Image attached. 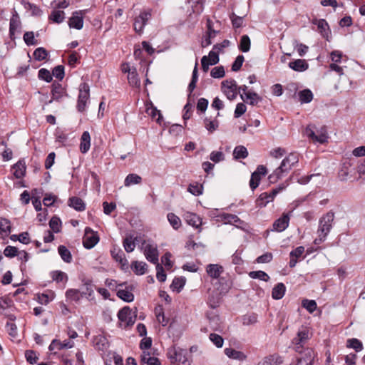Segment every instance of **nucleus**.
<instances>
[{"instance_id":"1","label":"nucleus","mask_w":365,"mask_h":365,"mask_svg":"<svg viewBox=\"0 0 365 365\" xmlns=\"http://www.w3.org/2000/svg\"><path fill=\"white\" fill-rule=\"evenodd\" d=\"M304 135L314 143H319L320 144L327 142L329 138L325 125H322L319 128L314 124H309L305 128Z\"/></svg>"},{"instance_id":"2","label":"nucleus","mask_w":365,"mask_h":365,"mask_svg":"<svg viewBox=\"0 0 365 365\" xmlns=\"http://www.w3.org/2000/svg\"><path fill=\"white\" fill-rule=\"evenodd\" d=\"M334 212H328L319 219L317 232L319 235L320 241H324L327 236L330 232L332 228V222L334 221Z\"/></svg>"},{"instance_id":"3","label":"nucleus","mask_w":365,"mask_h":365,"mask_svg":"<svg viewBox=\"0 0 365 365\" xmlns=\"http://www.w3.org/2000/svg\"><path fill=\"white\" fill-rule=\"evenodd\" d=\"M286 187L287 185L282 183L277 187L272 189L270 192H264L261 193L255 201L256 206L261 208L265 207L269 202H272L275 196L284 190Z\"/></svg>"},{"instance_id":"4","label":"nucleus","mask_w":365,"mask_h":365,"mask_svg":"<svg viewBox=\"0 0 365 365\" xmlns=\"http://www.w3.org/2000/svg\"><path fill=\"white\" fill-rule=\"evenodd\" d=\"M90 96V87L87 83H82L79 86V94L77 103V109L78 112H83L86 103Z\"/></svg>"},{"instance_id":"5","label":"nucleus","mask_w":365,"mask_h":365,"mask_svg":"<svg viewBox=\"0 0 365 365\" xmlns=\"http://www.w3.org/2000/svg\"><path fill=\"white\" fill-rule=\"evenodd\" d=\"M222 91L226 95L227 98L232 100L237 97L238 94V86L234 79H227L221 83Z\"/></svg>"},{"instance_id":"6","label":"nucleus","mask_w":365,"mask_h":365,"mask_svg":"<svg viewBox=\"0 0 365 365\" xmlns=\"http://www.w3.org/2000/svg\"><path fill=\"white\" fill-rule=\"evenodd\" d=\"M151 16L150 9L145 10L140 13L139 16L135 19L133 23L134 30L136 33L140 34L143 32L145 26L151 18Z\"/></svg>"},{"instance_id":"7","label":"nucleus","mask_w":365,"mask_h":365,"mask_svg":"<svg viewBox=\"0 0 365 365\" xmlns=\"http://www.w3.org/2000/svg\"><path fill=\"white\" fill-rule=\"evenodd\" d=\"M99 241L97 232H94L91 227H86L85 235L83 238V245L86 249L93 248Z\"/></svg>"},{"instance_id":"8","label":"nucleus","mask_w":365,"mask_h":365,"mask_svg":"<svg viewBox=\"0 0 365 365\" xmlns=\"http://www.w3.org/2000/svg\"><path fill=\"white\" fill-rule=\"evenodd\" d=\"M118 317L121 322L125 323V327L133 326L136 319L135 315L132 316V309L128 306L119 310Z\"/></svg>"},{"instance_id":"9","label":"nucleus","mask_w":365,"mask_h":365,"mask_svg":"<svg viewBox=\"0 0 365 365\" xmlns=\"http://www.w3.org/2000/svg\"><path fill=\"white\" fill-rule=\"evenodd\" d=\"M298 162V155L296 153H291L282 160L278 168L287 174Z\"/></svg>"},{"instance_id":"10","label":"nucleus","mask_w":365,"mask_h":365,"mask_svg":"<svg viewBox=\"0 0 365 365\" xmlns=\"http://www.w3.org/2000/svg\"><path fill=\"white\" fill-rule=\"evenodd\" d=\"M207 31L206 34L201 42V46L203 48L210 45L212 43V39L214 38L219 33V31H217L214 29L213 24L209 18L207 19Z\"/></svg>"},{"instance_id":"11","label":"nucleus","mask_w":365,"mask_h":365,"mask_svg":"<svg viewBox=\"0 0 365 365\" xmlns=\"http://www.w3.org/2000/svg\"><path fill=\"white\" fill-rule=\"evenodd\" d=\"M110 255L116 262L120 264L123 269L128 268V260L125 257V253L120 248L118 247H113L110 250Z\"/></svg>"},{"instance_id":"12","label":"nucleus","mask_w":365,"mask_h":365,"mask_svg":"<svg viewBox=\"0 0 365 365\" xmlns=\"http://www.w3.org/2000/svg\"><path fill=\"white\" fill-rule=\"evenodd\" d=\"M68 26L71 28L80 30L83 26V13L82 11H78L73 13L72 16L68 20Z\"/></svg>"},{"instance_id":"13","label":"nucleus","mask_w":365,"mask_h":365,"mask_svg":"<svg viewBox=\"0 0 365 365\" xmlns=\"http://www.w3.org/2000/svg\"><path fill=\"white\" fill-rule=\"evenodd\" d=\"M289 216L287 213H283V215L278 219H277L273 225L272 231L282 232L289 226Z\"/></svg>"},{"instance_id":"14","label":"nucleus","mask_w":365,"mask_h":365,"mask_svg":"<svg viewBox=\"0 0 365 365\" xmlns=\"http://www.w3.org/2000/svg\"><path fill=\"white\" fill-rule=\"evenodd\" d=\"M144 255L146 259L153 264L157 265L158 263V251L156 247L147 245L145 247Z\"/></svg>"},{"instance_id":"15","label":"nucleus","mask_w":365,"mask_h":365,"mask_svg":"<svg viewBox=\"0 0 365 365\" xmlns=\"http://www.w3.org/2000/svg\"><path fill=\"white\" fill-rule=\"evenodd\" d=\"M84 288L82 289L81 297H86L91 300L93 299L94 287L95 285L93 284L91 279H83L82 281Z\"/></svg>"},{"instance_id":"16","label":"nucleus","mask_w":365,"mask_h":365,"mask_svg":"<svg viewBox=\"0 0 365 365\" xmlns=\"http://www.w3.org/2000/svg\"><path fill=\"white\" fill-rule=\"evenodd\" d=\"M314 357V350L308 348L304 350V356L297 359L296 365H313Z\"/></svg>"},{"instance_id":"17","label":"nucleus","mask_w":365,"mask_h":365,"mask_svg":"<svg viewBox=\"0 0 365 365\" xmlns=\"http://www.w3.org/2000/svg\"><path fill=\"white\" fill-rule=\"evenodd\" d=\"M223 272V267L218 264H209L206 267V272L212 279H219Z\"/></svg>"},{"instance_id":"18","label":"nucleus","mask_w":365,"mask_h":365,"mask_svg":"<svg viewBox=\"0 0 365 365\" xmlns=\"http://www.w3.org/2000/svg\"><path fill=\"white\" fill-rule=\"evenodd\" d=\"M225 355L232 359L243 361L247 359V355L240 351H237L231 347L225 348L224 350Z\"/></svg>"},{"instance_id":"19","label":"nucleus","mask_w":365,"mask_h":365,"mask_svg":"<svg viewBox=\"0 0 365 365\" xmlns=\"http://www.w3.org/2000/svg\"><path fill=\"white\" fill-rule=\"evenodd\" d=\"M68 205L75 210L82 212L86 210V204L83 200L76 196L71 197L68 199Z\"/></svg>"},{"instance_id":"20","label":"nucleus","mask_w":365,"mask_h":365,"mask_svg":"<svg viewBox=\"0 0 365 365\" xmlns=\"http://www.w3.org/2000/svg\"><path fill=\"white\" fill-rule=\"evenodd\" d=\"M289 67L297 72H302L308 69L309 64L304 59H297L289 63Z\"/></svg>"},{"instance_id":"21","label":"nucleus","mask_w":365,"mask_h":365,"mask_svg":"<svg viewBox=\"0 0 365 365\" xmlns=\"http://www.w3.org/2000/svg\"><path fill=\"white\" fill-rule=\"evenodd\" d=\"M182 350L180 349L173 348L168 351L169 358L171 363L182 362L184 363L186 361L185 356L182 354Z\"/></svg>"},{"instance_id":"22","label":"nucleus","mask_w":365,"mask_h":365,"mask_svg":"<svg viewBox=\"0 0 365 365\" xmlns=\"http://www.w3.org/2000/svg\"><path fill=\"white\" fill-rule=\"evenodd\" d=\"M73 343L70 341L65 340L63 342H61L59 340L53 339L51 341V344L49 345L48 349L51 351H52L55 349L61 350L63 349H70V348L73 347Z\"/></svg>"},{"instance_id":"23","label":"nucleus","mask_w":365,"mask_h":365,"mask_svg":"<svg viewBox=\"0 0 365 365\" xmlns=\"http://www.w3.org/2000/svg\"><path fill=\"white\" fill-rule=\"evenodd\" d=\"M236 118H240V117H242V121L240 120L239 123L240 125H239V129L242 131V132H245L247 128H246V124L245 123H246L247 124V126L250 127V126H255V127H257L259 125V123H260V121L258 119H255L253 121H250V120H248L245 117H250V115H235Z\"/></svg>"},{"instance_id":"24","label":"nucleus","mask_w":365,"mask_h":365,"mask_svg":"<svg viewBox=\"0 0 365 365\" xmlns=\"http://www.w3.org/2000/svg\"><path fill=\"white\" fill-rule=\"evenodd\" d=\"M14 170V175L16 178H22L26 173V165L24 160H19L16 164L12 166Z\"/></svg>"},{"instance_id":"25","label":"nucleus","mask_w":365,"mask_h":365,"mask_svg":"<svg viewBox=\"0 0 365 365\" xmlns=\"http://www.w3.org/2000/svg\"><path fill=\"white\" fill-rule=\"evenodd\" d=\"M91 147V136L88 131H84L81 138L80 150L82 153H87Z\"/></svg>"},{"instance_id":"26","label":"nucleus","mask_w":365,"mask_h":365,"mask_svg":"<svg viewBox=\"0 0 365 365\" xmlns=\"http://www.w3.org/2000/svg\"><path fill=\"white\" fill-rule=\"evenodd\" d=\"M21 26V22L19 20V17L17 14L13 15V16L10 19L9 23V35L10 38L14 39L15 32L18 31V29Z\"/></svg>"},{"instance_id":"27","label":"nucleus","mask_w":365,"mask_h":365,"mask_svg":"<svg viewBox=\"0 0 365 365\" xmlns=\"http://www.w3.org/2000/svg\"><path fill=\"white\" fill-rule=\"evenodd\" d=\"M51 276L52 279L56 283L63 282V287H66V284L68 280V277L65 272L61 270H56L51 272Z\"/></svg>"},{"instance_id":"28","label":"nucleus","mask_w":365,"mask_h":365,"mask_svg":"<svg viewBox=\"0 0 365 365\" xmlns=\"http://www.w3.org/2000/svg\"><path fill=\"white\" fill-rule=\"evenodd\" d=\"M285 292V285L282 282L277 283L272 289V297L274 299H281L284 297Z\"/></svg>"},{"instance_id":"29","label":"nucleus","mask_w":365,"mask_h":365,"mask_svg":"<svg viewBox=\"0 0 365 365\" xmlns=\"http://www.w3.org/2000/svg\"><path fill=\"white\" fill-rule=\"evenodd\" d=\"M186 283L185 277H175L170 284V289L180 293Z\"/></svg>"},{"instance_id":"30","label":"nucleus","mask_w":365,"mask_h":365,"mask_svg":"<svg viewBox=\"0 0 365 365\" xmlns=\"http://www.w3.org/2000/svg\"><path fill=\"white\" fill-rule=\"evenodd\" d=\"M204 123L205 127L210 133L215 131L219 126V121L215 117L213 118L212 115L209 118H205Z\"/></svg>"},{"instance_id":"31","label":"nucleus","mask_w":365,"mask_h":365,"mask_svg":"<svg viewBox=\"0 0 365 365\" xmlns=\"http://www.w3.org/2000/svg\"><path fill=\"white\" fill-rule=\"evenodd\" d=\"M52 98L54 100H59L65 94V89L59 83H53L52 84Z\"/></svg>"},{"instance_id":"32","label":"nucleus","mask_w":365,"mask_h":365,"mask_svg":"<svg viewBox=\"0 0 365 365\" xmlns=\"http://www.w3.org/2000/svg\"><path fill=\"white\" fill-rule=\"evenodd\" d=\"M142 182V178L135 173L128 174L124 180V185L125 187H130L133 185L140 184Z\"/></svg>"},{"instance_id":"33","label":"nucleus","mask_w":365,"mask_h":365,"mask_svg":"<svg viewBox=\"0 0 365 365\" xmlns=\"http://www.w3.org/2000/svg\"><path fill=\"white\" fill-rule=\"evenodd\" d=\"M185 220L188 225L196 228L202 224L200 217L197 215L192 212H187L186 214Z\"/></svg>"},{"instance_id":"34","label":"nucleus","mask_w":365,"mask_h":365,"mask_svg":"<svg viewBox=\"0 0 365 365\" xmlns=\"http://www.w3.org/2000/svg\"><path fill=\"white\" fill-rule=\"evenodd\" d=\"M240 97L244 102L250 103L251 105H256L261 101V98L254 92H248L245 96L240 94Z\"/></svg>"},{"instance_id":"35","label":"nucleus","mask_w":365,"mask_h":365,"mask_svg":"<svg viewBox=\"0 0 365 365\" xmlns=\"http://www.w3.org/2000/svg\"><path fill=\"white\" fill-rule=\"evenodd\" d=\"M147 264L143 262L133 261L131 269L135 274L142 275L145 273Z\"/></svg>"},{"instance_id":"36","label":"nucleus","mask_w":365,"mask_h":365,"mask_svg":"<svg viewBox=\"0 0 365 365\" xmlns=\"http://www.w3.org/2000/svg\"><path fill=\"white\" fill-rule=\"evenodd\" d=\"M155 314L158 322L160 323L162 326L165 327L167 325L169 319L165 317L164 309L162 305H158L155 308Z\"/></svg>"},{"instance_id":"37","label":"nucleus","mask_w":365,"mask_h":365,"mask_svg":"<svg viewBox=\"0 0 365 365\" xmlns=\"http://www.w3.org/2000/svg\"><path fill=\"white\" fill-rule=\"evenodd\" d=\"M58 252L61 259L66 263H70L72 261V255L70 250L64 245H59Z\"/></svg>"},{"instance_id":"38","label":"nucleus","mask_w":365,"mask_h":365,"mask_svg":"<svg viewBox=\"0 0 365 365\" xmlns=\"http://www.w3.org/2000/svg\"><path fill=\"white\" fill-rule=\"evenodd\" d=\"M309 339V331L306 328H303L299 331L296 337L294 338L293 342L296 345L304 343Z\"/></svg>"},{"instance_id":"39","label":"nucleus","mask_w":365,"mask_h":365,"mask_svg":"<svg viewBox=\"0 0 365 365\" xmlns=\"http://www.w3.org/2000/svg\"><path fill=\"white\" fill-rule=\"evenodd\" d=\"M318 31L322 34L324 38L328 40L330 34V30L328 23L325 19H320L319 24L317 25Z\"/></svg>"},{"instance_id":"40","label":"nucleus","mask_w":365,"mask_h":365,"mask_svg":"<svg viewBox=\"0 0 365 365\" xmlns=\"http://www.w3.org/2000/svg\"><path fill=\"white\" fill-rule=\"evenodd\" d=\"M298 97L302 103H308L313 99V93L309 89H304L298 93Z\"/></svg>"},{"instance_id":"41","label":"nucleus","mask_w":365,"mask_h":365,"mask_svg":"<svg viewBox=\"0 0 365 365\" xmlns=\"http://www.w3.org/2000/svg\"><path fill=\"white\" fill-rule=\"evenodd\" d=\"M66 297L71 300L78 302L80 301L81 297V292L79 289H68L66 290L65 293Z\"/></svg>"},{"instance_id":"42","label":"nucleus","mask_w":365,"mask_h":365,"mask_svg":"<svg viewBox=\"0 0 365 365\" xmlns=\"http://www.w3.org/2000/svg\"><path fill=\"white\" fill-rule=\"evenodd\" d=\"M233 156L236 160L245 159L248 156V151L245 146L238 145L233 150Z\"/></svg>"},{"instance_id":"43","label":"nucleus","mask_w":365,"mask_h":365,"mask_svg":"<svg viewBox=\"0 0 365 365\" xmlns=\"http://www.w3.org/2000/svg\"><path fill=\"white\" fill-rule=\"evenodd\" d=\"M203 185L197 182L190 183L187 187V191L195 196H199L203 193Z\"/></svg>"},{"instance_id":"44","label":"nucleus","mask_w":365,"mask_h":365,"mask_svg":"<svg viewBox=\"0 0 365 365\" xmlns=\"http://www.w3.org/2000/svg\"><path fill=\"white\" fill-rule=\"evenodd\" d=\"M222 220L225 224H231L237 225V223H241V220L235 215L224 213L221 215Z\"/></svg>"},{"instance_id":"45","label":"nucleus","mask_w":365,"mask_h":365,"mask_svg":"<svg viewBox=\"0 0 365 365\" xmlns=\"http://www.w3.org/2000/svg\"><path fill=\"white\" fill-rule=\"evenodd\" d=\"M61 221L60 218L56 215L53 216L49 221V227L55 233H58L61 230Z\"/></svg>"},{"instance_id":"46","label":"nucleus","mask_w":365,"mask_h":365,"mask_svg":"<svg viewBox=\"0 0 365 365\" xmlns=\"http://www.w3.org/2000/svg\"><path fill=\"white\" fill-rule=\"evenodd\" d=\"M117 296L126 302H131L134 300V295L128 289H118L117 292Z\"/></svg>"},{"instance_id":"47","label":"nucleus","mask_w":365,"mask_h":365,"mask_svg":"<svg viewBox=\"0 0 365 365\" xmlns=\"http://www.w3.org/2000/svg\"><path fill=\"white\" fill-rule=\"evenodd\" d=\"M11 226L9 220L0 217V235H9L11 232Z\"/></svg>"},{"instance_id":"48","label":"nucleus","mask_w":365,"mask_h":365,"mask_svg":"<svg viewBox=\"0 0 365 365\" xmlns=\"http://www.w3.org/2000/svg\"><path fill=\"white\" fill-rule=\"evenodd\" d=\"M137 240V237L133 239V236L130 235L129 237H126L123 242V245L125 250L127 252H131L134 250L135 247V240Z\"/></svg>"},{"instance_id":"49","label":"nucleus","mask_w":365,"mask_h":365,"mask_svg":"<svg viewBox=\"0 0 365 365\" xmlns=\"http://www.w3.org/2000/svg\"><path fill=\"white\" fill-rule=\"evenodd\" d=\"M248 275L252 279H259L260 280L268 282L269 280V275L264 271H251L248 273Z\"/></svg>"},{"instance_id":"50","label":"nucleus","mask_w":365,"mask_h":365,"mask_svg":"<svg viewBox=\"0 0 365 365\" xmlns=\"http://www.w3.org/2000/svg\"><path fill=\"white\" fill-rule=\"evenodd\" d=\"M220 294L218 293H211L207 299V304L211 309H215L219 307L220 304Z\"/></svg>"},{"instance_id":"51","label":"nucleus","mask_w":365,"mask_h":365,"mask_svg":"<svg viewBox=\"0 0 365 365\" xmlns=\"http://www.w3.org/2000/svg\"><path fill=\"white\" fill-rule=\"evenodd\" d=\"M65 19V14L63 11L54 10L51 12L49 19L52 21L59 24L63 22Z\"/></svg>"},{"instance_id":"52","label":"nucleus","mask_w":365,"mask_h":365,"mask_svg":"<svg viewBox=\"0 0 365 365\" xmlns=\"http://www.w3.org/2000/svg\"><path fill=\"white\" fill-rule=\"evenodd\" d=\"M347 347L354 349L356 352L363 349V344L360 340L356 338L349 339L347 340Z\"/></svg>"},{"instance_id":"53","label":"nucleus","mask_w":365,"mask_h":365,"mask_svg":"<svg viewBox=\"0 0 365 365\" xmlns=\"http://www.w3.org/2000/svg\"><path fill=\"white\" fill-rule=\"evenodd\" d=\"M239 49L242 52H247L250 49V39L247 35H243L241 37L239 44Z\"/></svg>"},{"instance_id":"54","label":"nucleus","mask_w":365,"mask_h":365,"mask_svg":"<svg viewBox=\"0 0 365 365\" xmlns=\"http://www.w3.org/2000/svg\"><path fill=\"white\" fill-rule=\"evenodd\" d=\"M128 81L132 86H140V80L138 77V73L135 68H133V71L128 74Z\"/></svg>"},{"instance_id":"55","label":"nucleus","mask_w":365,"mask_h":365,"mask_svg":"<svg viewBox=\"0 0 365 365\" xmlns=\"http://www.w3.org/2000/svg\"><path fill=\"white\" fill-rule=\"evenodd\" d=\"M167 217L170 224L175 230H178L181 226L180 219L174 213H168Z\"/></svg>"},{"instance_id":"56","label":"nucleus","mask_w":365,"mask_h":365,"mask_svg":"<svg viewBox=\"0 0 365 365\" xmlns=\"http://www.w3.org/2000/svg\"><path fill=\"white\" fill-rule=\"evenodd\" d=\"M23 38L27 46H34L38 43V41L35 39V36L33 31L25 32Z\"/></svg>"},{"instance_id":"57","label":"nucleus","mask_w":365,"mask_h":365,"mask_svg":"<svg viewBox=\"0 0 365 365\" xmlns=\"http://www.w3.org/2000/svg\"><path fill=\"white\" fill-rule=\"evenodd\" d=\"M286 173L283 172L279 168L275 169V170L269 175L268 179L270 183H275L279 179H281Z\"/></svg>"},{"instance_id":"58","label":"nucleus","mask_w":365,"mask_h":365,"mask_svg":"<svg viewBox=\"0 0 365 365\" xmlns=\"http://www.w3.org/2000/svg\"><path fill=\"white\" fill-rule=\"evenodd\" d=\"M302 306L305 308L309 313H313L317 308V302L314 300L303 299Z\"/></svg>"},{"instance_id":"59","label":"nucleus","mask_w":365,"mask_h":365,"mask_svg":"<svg viewBox=\"0 0 365 365\" xmlns=\"http://www.w3.org/2000/svg\"><path fill=\"white\" fill-rule=\"evenodd\" d=\"M48 54L47 51L44 48L39 47L34 51V57L36 61H40L45 60L47 58Z\"/></svg>"},{"instance_id":"60","label":"nucleus","mask_w":365,"mask_h":365,"mask_svg":"<svg viewBox=\"0 0 365 365\" xmlns=\"http://www.w3.org/2000/svg\"><path fill=\"white\" fill-rule=\"evenodd\" d=\"M225 75L224 66H220L211 70L210 76L214 78H221Z\"/></svg>"},{"instance_id":"61","label":"nucleus","mask_w":365,"mask_h":365,"mask_svg":"<svg viewBox=\"0 0 365 365\" xmlns=\"http://www.w3.org/2000/svg\"><path fill=\"white\" fill-rule=\"evenodd\" d=\"M209 339L217 348L222 347L224 339L220 335L212 333L210 334Z\"/></svg>"},{"instance_id":"62","label":"nucleus","mask_w":365,"mask_h":365,"mask_svg":"<svg viewBox=\"0 0 365 365\" xmlns=\"http://www.w3.org/2000/svg\"><path fill=\"white\" fill-rule=\"evenodd\" d=\"M56 141L63 144L68 140V136L64 132L59 128H57L55 131Z\"/></svg>"},{"instance_id":"63","label":"nucleus","mask_w":365,"mask_h":365,"mask_svg":"<svg viewBox=\"0 0 365 365\" xmlns=\"http://www.w3.org/2000/svg\"><path fill=\"white\" fill-rule=\"evenodd\" d=\"M261 177L258 176L257 173H252L250 180V186L252 191H254L259 185Z\"/></svg>"},{"instance_id":"64","label":"nucleus","mask_w":365,"mask_h":365,"mask_svg":"<svg viewBox=\"0 0 365 365\" xmlns=\"http://www.w3.org/2000/svg\"><path fill=\"white\" fill-rule=\"evenodd\" d=\"M38 78L41 80L46 81V82H51L52 81V74L50 71L46 68H41L38 71Z\"/></svg>"}]
</instances>
